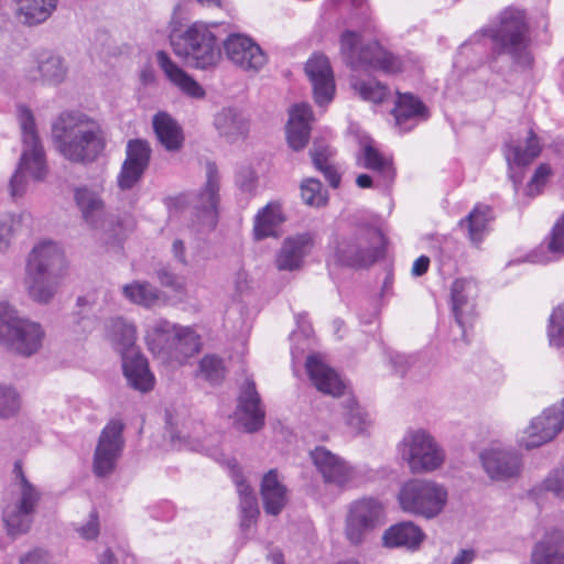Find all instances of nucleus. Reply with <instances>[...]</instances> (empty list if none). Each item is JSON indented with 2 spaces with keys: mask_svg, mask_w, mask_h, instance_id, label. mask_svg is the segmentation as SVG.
Masks as SVG:
<instances>
[{
  "mask_svg": "<svg viewBox=\"0 0 564 564\" xmlns=\"http://www.w3.org/2000/svg\"><path fill=\"white\" fill-rule=\"evenodd\" d=\"M68 274V261L55 241L36 242L25 257L23 286L30 301L50 305L59 294Z\"/></svg>",
  "mask_w": 564,
  "mask_h": 564,
  "instance_id": "obj_1",
  "label": "nucleus"
},
{
  "mask_svg": "<svg viewBox=\"0 0 564 564\" xmlns=\"http://www.w3.org/2000/svg\"><path fill=\"white\" fill-rule=\"evenodd\" d=\"M53 141L63 158L80 164L95 162L107 144L100 122L80 111L59 115L53 124Z\"/></svg>",
  "mask_w": 564,
  "mask_h": 564,
  "instance_id": "obj_2",
  "label": "nucleus"
},
{
  "mask_svg": "<svg viewBox=\"0 0 564 564\" xmlns=\"http://www.w3.org/2000/svg\"><path fill=\"white\" fill-rule=\"evenodd\" d=\"M20 121L23 147L18 166L10 180L12 197L24 195L31 183L44 181L48 172L45 151L35 131L32 112L22 109Z\"/></svg>",
  "mask_w": 564,
  "mask_h": 564,
  "instance_id": "obj_3",
  "label": "nucleus"
},
{
  "mask_svg": "<svg viewBox=\"0 0 564 564\" xmlns=\"http://www.w3.org/2000/svg\"><path fill=\"white\" fill-rule=\"evenodd\" d=\"M106 335L121 354L123 373L129 384L141 392L151 390L154 386V376L149 370L147 358L135 350L134 325L122 317L110 318L106 323Z\"/></svg>",
  "mask_w": 564,
  "mask_h": 564,
  "instance_id": "obj_4",
  "label": "nucleus"
},
{
  "mask_svg": "<svg viewBox=\"0 0 564 564\" xmlns=\"http://www.w3.org/2000/svg\"><path fill=\"white\" fill-rule=\"evenodd\" d=\"M12 473L14 478L11 484L10 500L3 506L2 520L7 533L15 536L31 529L42 494L24 475L21 462L14 463Z\"/></svg>",
  "mask_w": 564,
  "mask_h": 564,
  "instance_id": "obj_5",
  "label": "nucleus"
},
{
  "mask_svg": "<svg viewBox=\"0 0 564 564\" xmlns=\"http://www.w3.org/2000/svg\"><path fill=\"white\" fill-rule=\"evenodd\" d=\"M383 246L384 237L379 229L362 226L350 234L336 237L330 245V258L341 267L366 268L382 256Z\"/></svg>",
  "mask_w": 564,
  "mask_h": 564,
  "instance_id": "obj_6",
  "label": "nucleus"
},
{
  "mask_svg": "<svg viewBox=\"0 0 564 564\" xmlns=\"http://www.w3.org/2000/svg\"><path fill=\"white\" fill-rule=\"evenodd\" d=\"M145 341L155 356L177 364L185 362L200 348V338L193 328L166 319H156L148 327Z\"/></svg>",
  "mask_w": 564,
  "mask_h": 564,
  "instance_id": "obj_7",
  "label": "nucleus"
},
{
  "mask_svg": "<svg viewBox=\"0 0 564 564\" xmlns=\"http://www.w3.org/2000/svg\"><path fill=\"white\" fill-rule=\"evenodd\" d=\"M170 41L174 54L191 67L209 69L221 58L216 36L203 22H195L183 32H173Z\"/></svg>",
  "mask_w": 564,
  "mask_h": 564,
  "instance_id": "obj_8",
  "label": "nucleus"
},
{
  "mask_svg": "<svg viewBox=\"0 0 564 564\" xmlns=\"http://www.w3.org/2000/svg\"><path fill=\"white\" fill-rule=\"evenodd\" d=\"M360 41V34L352 30L344 31L339 39L340 54L351 69L365 66L387 75H394L404 69L401 58L384 50L377 41L359 46Z\"/></svg>",
  "mask_w": 564,
  "mask_h": 564,
  "instance_id": "obj_9",
  "label": "nucleus"
},
{
  "mask_svg": "<svg viewBox=\"0 0 564 564\" xmlns=\"http://www.w3.org/2000/svg\"><path fill=\"white\" fill-rule=\"evenodd\" d=\"M527 33L524 13L516 9H508L501 13L497 29L484 30V34L495 43L498 54L510 55L512 61L522 67H528L532 63Z\"/></svg>",
  "mask_w": 564,
  "mask_h": 564,
  "instance_id": "obj_10",
  "label": "nucleus"
},
{
  "mask_svg": "<svg viewBox=\"0 0 564 564\" xmlns=\"http://www.w3.org/2000/svg\"><path fill=\"white\" fill-rule=\"evenodd\" d=\"M448 491L445 486L427 479H411L398 494L401 509L426 520L437 518L445 509Z\"/></svg>",
  "mask_w": 564,
  "mask_h": 564,
  "instance_id": "obj_11",
  "label": "nucleus"
},
{
  "mask_svg": "<svg viewBox=\"0 0 564 564\" xmlns=\"http://www.w3.org/2000/svg\"><path fill=\"white\" fill-rule=\"evenodd\" d=\"M401 458L414 474L432 473L442 467L445 453L424 429H411L398 446Z\"/></svg>",
  "mask_w": 564,
  "mask_h": 564,
  "instance_id": "obj_12",
  "label": "nucleus"
},
{
  "mask_svg": "<svg viewBox=\"0 0 564 564\" xmlns=\"http://www.w3.org/2000/svg\"><path fill=\"white\" fill-rule=\"evenodd\" d=\"M384 520V507L378 499L364 497L350 502L344 521V535L354 546L367 542L369 535Z\"/></svg>",
  "mask_w": 564,
  "mask_h": 564,
  "instance_id": "obj_13",
  "label": "nucleus"
},
{
  "mask_svg": "<svg viewBox=\"0 0 564 564\" xmlns=\"http://www.w3.org/2000/svg\"><path fill=\"white\" fill-rule=\"evenodd\" d=\"M564 429V399L545 409L517 434V444L524 449L538 448L554 440Z\"/></svg>",
  "mask_w": 564,
  "mask_h": 564,
  "instance_id": "obj_14",
  "label": "nucleus"
},
{
  "mask_svg": "<svg viewBox=\"0 0 564 564\" xmlns=\"http://www.w3.org/2000/svg\"><path fill=\"white\" fill-rule=\"evenodd\" d=\"M124 425L120 420H111L102 429L93 458V471L97 477L111 475L124 447Z\"/></svg>",
  "mask_w": 564,
  "mask_h": 564,
  "instance_id": "obj_15",
  "label": "nucleus"
},
{
  "mask_svg": "<svg viewBox=\"0 0 564 564\" xmlns=\"http://www.w3.org/2000/svg\"><path fill=\"white\" fill-rule=\"evenodd\" d=\"M220 177L213 162L206 164V182L203 188L193 197L192 205L196 212L197 224L213 229L217 223Z\"/></svg>",
  "mask_w": 564,
  "mask_h": 564,
  "instance_id": "obj_16",
  "label": "nucleus"
},
{
  "mask_svg": "<svg viewBox=\"0 0 564 564\" xmlns=\"http://www.w3.org/2000/svg\"><path fill=\"white\" fill-rule=\"evenodd\" d=\"M152 149L144 139L129 140L126 147V159L117 177V184L122 191L131 189L147 171Z\"/></svg>",
  "mask_w": 564,
  "mask_h": 564,
  "instance_id": "obj_17",
  "label": "nucleus"
},
{
  "mask_svg": "<svg viewBox=\"0 0 564 564\" xmlns=\"http://www.w3.org/2000/svg\"><path fill=\"white\" fill-rule=\"evenodd\" d=\"M311 458L326 484L346 488L357 477V470L352 466L324 446L315 447L311 452Z\"/></svg>",
  "mask_w": 564,
  "mask_h": 564,
  "instance_id": "obj_18",
  "label": "nucleus"
},
{
  "mask_svg": "<svg viewBox=\"0 0 564 564\" xmlns=\"http://www.w3.org/2000/svg\"><path fill=\"white\" fill-rule=\"evenodd\" d=\"M224 50L228 59L243 70L259 72L267 63L262 48L245 34H229L224 42Z\"/></svg>",
  "mask_w": 564,
  "mask_h": 564,
  "instance_id": "obj_19",
  "label": "nucleus"
},
{
  "mask_svg": "<svg viewBox=\"0 0 564 564\" xmlns=\"http://www.w3.org/2000/svg\"><path fill=\"white\" fill-rule=\"evenodd\" d=\"M486 474L492 480H507L521 473V456L511 448L491 446L480 454Z\"/></svg>",
  "mask_w": 564,
  "mask_h": 564,
  "instance_id": "obj_20",
  "label": "nucleus"
},
{
  "mask_svg": "<svg viewBox=\"0 0 564 564\" xmlns=\"http://www.w3.org/2000/svg\"><path fill=\"white\" fill-rule=\"evenodd\" d=\"M305 73L312 84L315 102L318 106L330 102L336 86L328 58L323 54H314L306 62Z\"/></svg>",
  "mask_w": 564,
  "mask_h": 564,
  "instance_id": "obj_21",
  "label": "nucleus"
},
{
  "mask_svg": "<svg viewBox=\"0 0 564 564\" xmlns=\"http://www.w3.org/2000/svg\"><path fill=\"white\" fill-rule=\"evenodd\" d=\"M236 415L238 422L249 433L257 432L264 425L265 412L252 379L247 378L240 387Z\"/></svg>",
  "mask_w": 564,
  "mask_h": 564,
  "instance_id": "obj_22",
  "label": "nucleus"
},
{
  "mask_svg": "<svg viewBox=\"0 0 564 564\" xmlns=\"http://www.w3.org/2000/svg\"><path fill=\"white\" fill-rule=\"evenodd\" d=\"M478 296V284L473 279H456L451 288V305L455 321L462 329L463 336L466 326L475 315V301Z\"/></svg>",
  "mask_w": 564,
  "mask_h": 564,
  "instance_id": "obj_23",
  "label": "nucleus"
},
{
  "mask_svg": "<svg viewBox=\"0 0 564 564\" xmlns=\"http://www.w3.org/2000/svg\"><path fill=\"white\" fill-rule=\"evenodd\" d=\"M314 247V237L310 232L285 238L275 254L274 264L280 271H295L302 268L304 259Z\"/></svg>",
  "mask_w": 564,
  "mask_h": 564,
  "instance_id": "obj_24",
  "label": "nucleus"
},
{
  "mask_svg": "<svg viewBox=\"0 0 564 564\" xmlns=\"http://www.w3.org/2000/svg\"><path fill=\"white\" fill-rule=\"evenodd\" d=\"M312 121L313 112L308 104L301 102L290 108L286 124V140L292 150L301 151L307 145Z\"/></svg>",
  "mask_w": 564,
  "mask_h": 564,
  "instance_id": "obj_25",
  "label": "nucleus"
},
{
  "mask_svg": "<svg viewBox=\"0 0 564 564\" xmlns=\"http://www.w3.org/2000/svg\"><path fill=\"white\" fill-rule=\"evenodd\" d=\"M227 466L230 471L232 481L236 485L240 499L241 528L248 529L259 516V508L253 489L245 480L240 468L235 459H227Z\"/></svg>",
  "mask_w": 564,
  "mask_h": 564,
  "instance_id": "obj_26",
  "label": "nucleus"
},
{
  "mask_svg": "<svg viewBox=\"0 0 564 564\" xmlns=\"http://www.w3.org/2000/svg\"><path fill=\"white\" fill-rule=\"evenodd\" d=\"M357 165L377 174L378 186H388L394 178V167L389 158L382 155L371 142L360 145L356 156Z\"/></svg>",
  "mask_w": 564,
  "mask_h": 564,
  "instance_id": "obj_27",
  "label": "nucleus"
},
{
  "mask_svg": "<svg viewBox=\"0 0 564 564\" xmlns=\"http://www.w3.org/2000/svg\"><path fill=\"white\" fill-rule=\"evenodd\" d=\"M152 127L159 143L167 152H178L184 147L185 137L182 126L165 111H159L152 118Z\"/></svg>",
  "mask_w": 564,
  "mask_h": 564,
  "instance_id": "obj_28",
  "label": "nucleus"
},
{
  "mask_svg": "<svg viewBox=\"0 0 564 564\" xmlns=\"http://www.w3.org/2000/svg\"><path fill=\"white\" fill-rule=\"evenodd\" d=\"M305 366L311 381L318 391L333 397L343 393L345 386L338 373L317 356H310Z\"/></svg>",
  "mask_w": 564,
  "mask_h": 564,
  "instance_id": "obj_29",
  "label": "nucleus"
},
{
  "mask_svg": "<svg viewBox=\"0 0 564 564\" xmlns=\"http://www.w3.org/2000/svg\"><path fill=\"white\" fill-rule=\"evenodd\" d=\"M423 530L412 521H403L388 528L382 536L384 546L405 547L416 551L425 540Z\"/></svg>",
  "mask_w": 564,
  "mask_h": 564,
  "instance_id": "obj_30",
  "label": "nucleus"
},
{
  "mask_svg": "<svg viewBox=\"0 0 564 564\" xmlns=\"http://www.w3.org/2000/svg\"><path fill=\"white\" fill-rule=\"evenodd\" d=\"M156 62L169 80L184 94L196 99L205 97L204 88L176 63H174L167 53L159 51L156 53Z\"/></svg>",
  "mask_w": 564,
  "mask_h": 564,
  "instance_id": "obj_31",
  "label": "nucleus"
},
{
  "mask_svg": "<svg viewBox=\"0 0 564 564\" xmlns=\"http://www.w3.org/2000/svg\"><path fill=\"white\" fill-rule=\"evenodd\" d=\"M397 126L403 131L411 130L415 124L429 117L424 104L412 94H399L393 109Z\"/></svg>",
  "mask_w": 564,
  "mask_h": 564,
  "instance_id": "obj_32",
  "label": "nucleus"
},
{
  "mask_svg": "<svg viewBox=\"0 0 564 564\" xmlns=\"http://www.w3.org/2000/svg\"><path fill=\"white\" fill-rule=\"evenodd\" d=\"M530 564H564V533L552 531L536 542L531 551Z\"/></svg>",
  "mask_w": 564,
  "mask_h": 564,
  "instance_id": "obj_33",
  "label": "nucleus"
},
{
  "mask_svg": "<svg viewBox=\"0 0 564 564\" xmlns=\"http://www.w3.org/2000/svg\"><path fill=\"white\" fill-rule=\"evenodd\" d=\"M260 492L268 514L278 516L288 502L286 487L279 480L275 469L263 476Z\"/></svg>",
  "mask_w": 564,
  "mask_h": 564,
  "instance_id": "obj_34",
  "label": "nucleus"
},
{
  "mask_svg": "<svg viewBox=\"0 0 564 564\" xmlns=\"http://www.w3.org/2000/svg\"><path fill=\"white\" fill-rule=\"evenodd\" d=\"M74 198L84 221L89 227L97 229L104 226L105 205L97 193L87 187H80L75 191Z\"/></svg>",
  "mask_w": 564,
  "mask_h": 564,
  "instance_id": "obj_35",
  "label": "nucleus"
},
{
  "mask_svg": "<svg viewBox=\"0 0 564 564\" xmlns=\"http://www.w3.org/2000/svg\"><path fill=\"white\" fill-rule=\"evenodd\" d=\"M44 337L45 332L42 325L26 317L18 332L17 343L12 344L10 351L23 357L33 356L41 349Z\"/></svg>",
  "mask_w": 564,
  "mask_h": 564,
  "instance_id": "obj_36",
  "label": "nucleus"
},
{
  "mask_svg": "<svg viewBox=\"0 0 564 564\" xmlns=\"http://www.w3.org/2000/svg\"><path fill=\"white\" fill-rule=\"evenodd\" d=\"M35 63V70L29 74L32 80L41 78L45 83L56 85L66 78L67 66L61 56L52 52H42L37 54Z\"/></svg>",
  "mask_w": 564,
  "mask_h": 564,
  "instance_id": "obj_37",
  "label": "nucleus"
},
{
  "mask_svg": "<svg viewBox=\"0 0 564 564\" xmlns=\"http://www.w3.org/2000/svg\"><path fill=\"white\" fill-rule=\"evenodd\" d=\"M492 210L487 205H476L473 210L463 218L458 226L464 230L474 246H479L489 231L492 220Z\"/></svg>",
  "mask_w": 564,
  "mask_h": 564,
  "instance_id": "obj_38",
  "label": "nucleus"
},
{
  "mask_svg": "<svg viewBox=\"0 0 564 564\" xmlns=\"http://www.w3.org/2000/svg\"><path fill=\"white\" fill-rule=\"evenodd\" d=\"M214 126L219 134L230 142L245 138L249 130L248 121L243 115L231 107L223 108L215 115Z\"/></svg>",
  "mask_w": 564,
  "mask_h": 564,
  "instance_id": "obj_39",
  "label": "nucleus"
},
{
  "mask_svg": "<svg viewBox=\"0 0 564 564\" xmlns=\"http://www.w3.org/2000/svg\"><path fill=\"white\" fill-rule=\"evenodd\" d=\"M21 23L37 25L45 22L56 9V0H15Z\"/></svg>",
  "mask_w": 564,
  "mask_h": 564,
  "instance_id": "obj_40",
  "label": "nucleus"
},
{
  "mask_svg": "<svg viewBox=\"0 0 564 564\" xmlns=\"http://www.w3.org/2000/svg\"><path fill=\"white\" fill-rule=\"evenodd\" d=\"M310 155L314 167L324 175L332 187L337 188L341 177L333 160V150L327 144L315 141L310 150Z\"/></svg>",
  "mask_w": 564,
  "mask_h": 564,
  "instance_id": "obj_41",
  "label": "nucleus"
},
{
  "mask_svg": "<svg viewBox=\"0 0 564 564\" xmlns=\"http://www.w3.org/2000/svg\"><path fill=\"white\" fill-rule=\"evenodd\" d=\"M25 318L12 304L0 302V346L11 349Z\"/></svg>",
  "mask_w": 564,
  "mask_h": 564,
  "instance_id": "obj_42",
  "label": "nucleus"
},
{
  "mask_svg": "<svg viewBox=\"0 0 564 564\" xmlns=\"http://www.w3.org/2000/svg\"><path fill=\"white\" fill-rule=\"evenodd\" d=\"M284 221L281 208L276 204H268L254 217L253 237L262 240L268 237H275L279 226Z\"/></svg>",
  "mask_w": 564,
  "mask_h": 564,
  "instance_id": "obj_43",
  "label": "nucleus"
},
{
  "mask_svg": "<svg viewBox=\"0 0 564 564\" xmlns=\"http://www.w3.org/2000/svg\"><path fill=\"white\" fill-rule=\"evenodd\" d=\"M541 151V142L536 134L534 133V131L531 129L528 133L524 149L520 145H508L505 155L510 171H512L513 165H529L534 159H536L540 155Z\"/></svg>",
  "mask_w": 564,
  "mask_h": 564,
  "instance_id": "obj_44",
  "label": "nucleus"
},
{
  "mask_svg": "<svg viewBox=\"0 0 564 564\" xmlns=\"http://www.w3.org/2000/svg\"><path fill=\"white\" fill-rule=\"evenodd\" d=\"M345 423L356 433L365 434L372 425L370 414L361 408L354 397H346L341 401Z\"/></svg>",
  "mask_w": 564,
  "mask_h": 564,
  "instance_id": "obj_45",
  "label": "nucleus"
},
{
  "mask_svg": "<svg viewBox=\"0 0 564 564\" xmlns=\"http://www.w3.org/2000/svg\"><path fill=\"white\" fill-rule=\"evenodd\" d=\"M351 89L365 101L380 104L389 96V87L375 78L350 77Z\"/></svg>",
  "mask_w": 564,
  "mask_h": 564,
  "instance_id": "obj_46",
  "label": "nucleus"
},
{
  "mask_svg": "<svg viewBox=\"0 0 564 564\" xmlns=\"http://www.w3.org/2000/svg\"><path fill=\"white\" fill-rule=\"evenodd\" d=\"M123 296L131 303L152 306L159 299V291L149 282L133 281L122 286Z\"/></svg>",
  "mask_w": 564,
  "mask_h": 564,
  "instance_id": "obj_47",
  "label": "nucleus"
},
{
  "mask_svg": "<svg viewBox=\"0 0 564 564\" xmlns=\"http://www.w3.org/2000/svg\"><path fill=\"white\" fill-rule=\"evenodd\" d=\"M547 337L550 346L564 348V303L555 307L550 316Z\"/></svg>",
  "mask_w": 564,
  "mask_h": 564,
  "instance_id": "obj_48",
  "label": "nucleus"
},
{
  "mask_svg": "<svg viewBox=\"0 0 564 564\" xmlns=\"http://www.w3.org/2000/svg\"><path fill=\"white\" fill-rule=\"evenodd\" d=\"M301 195L308 206L321 207L327 202V194L323 191L322 183L317 178H306L301 184Z\"/></svg>",
  "mask_w": 564,
  "mask_h": 564,
  "instance_id": "obj_49",
  "label": "nucleus"
},
{
  "mask_svg": "<svg viewBox=\"0 0 564 564\" xmlns=\"http://www.w3.org/2000/svg\"><path fill=\"white\" fill-rule=\"evenodd\" d=\"M199 376L212 384L221 382L225 377L223 360L216 356H205L199 362Z\"/></svg>",
  "mask_w": 564,
  "mask_h": 564,
  "instance_id": "obj_50",
  "label": "nucleus"
},
{
  "mask_svg": "<svg viewBox=\"0 0 564 564\" xmlns=\"http://www.w3.org/2000/svg\"><path fill=\"white\" fill-rule=\"evenodd\" d=\"M21 406L18 391L6 384H0V417L14 415Z\"/></svg>",
  "mask_w": 564,
  "mask_h": 564,
  "instance_id": "obj_51",
  "label": "nucleus"
},
{
  "mask_svg": "<svg viewBox=\"0 0 564 564\" xmlns=\"http://www.w3.org/2000/svg\"><path fill=\"white\" fill-rule=\"evenodd\" d=\"M552 167L547 163H541L534 171L530 182L527 185L525 194L529 197H535L542 193L543 187L552 175Z\"/></svg>",
  "mask_w": 564,
  "mask_h": 564,
  "instance_id": "obj_52",
  "label": "nucleus"
},
{
  "mask_svg": "<svg viewBox=\"0 0 564 564\" xmlns=\"http://www.w3.org/2000/svg\"><path fill=\"white\" fill-rule=\"evenodd\" d=\"M542 488L564 501V464L547 474L542 482Z\"/></svg>",
  "mask_w": 564,
  "mask_h": 564,
  "instance_id": "obj_53",
  "label": "nucleus"
},
{
  "mask_svg": "<svg viewBox=\"0 0 564 564\" xmlns=\"http://www.w3.org/2000/svg\"><path fill=\"white\" fill-rule=\"evenodd\" d=\"M166 424L169 426L170 435L173 440H180L186 443L198 440V436L194 434L189 427V425L193 424L192 422H183L182 426L178 427V425L173 422V416L169 414Z\"/></svg>",
  "mask_w": 564,
  "mask_h": 564,
  "instance_id": "obj_54",
  "label": "nucleus"
},
{
  "mask_svg": "<svg viewBox=\"0 0 564 564\" xmlns=\"http://www.w3.org/2000/svg\"><path fill=\"white\" fill-rule=\"evenodd\" d=\"M14 217L0 220V256L6 254L11 248L14 237Z\"/></svg>",
  "mask_w": 564,
  "mask_h": 564,
  "instance_id": "obj_55",
  "label": "nucleus"
},
{
  "mask_svg": "<svg viewBox=\"0 0 564 564\" xmlns=\"http://www.w3.org/2000/svg\"><path fill=\"white\" fill-rule=\"evenodd\" d=\"M155 275L159 282L166 288L172 289L175 292H182L184 289L183 281L173 273L169 268L161 267L155 271Z\"/></svg>",
  "mask_w": 564,
  "mask_h": 564,
  "instance_id": "obj_56",
  "label": "nucleus"
},
{
  "mask_svg": "<svg viewBox=\"0 0 564 564\" xmlns=\"http://www.w3.org/2000/svg\"><path fill=\"white\" fill-rule=\"evenodd\" d=\"M77 532L85 540L96 539L99 534L98 514L95 511L90 512L88 521L78 527Z\"/></svg>",
  "mask_w": 564,
  "mask_h": 564,
  "instance_id": "obj_57",
  "label": "nucleus"
},
{
  "mask_svg": "<svg viewBox=\"0 0 564 564\" xmlns=\"http://www.w3.org/2000/svg\"><path fill=\"white\" fill-rule=\"evenodd\" d=\"M20 564H48L46 552L34 550L20 558Z\"/></svg>",
  "mask_w": 564,
  "mask_h": 564,
  "instance_id": "obj_58",
  "label": "nucleus"
},
{
  "mask_svg": "<svg viewBox=\"0 0 564 564\" xmlns=\"http://www.w3.org/2000/svg\"><path fill=\"white\" fill-rule=\"evenodd\" d=\"M237 183L243 192L252 193L256 188L254 173L252 171L241 173L237 178Z\"/></svg>",
  "mask_w": 564,
  "mask_h": 564,
  "instance_id": "obj_59",
  "label": "nucleus"
},
{
  "mask_svg": "<svg viewBox=\"0 0 564 564\" xmlns=\"http://www.w3.org/2000/svg\"><path fill=\"white\" fill-rule=\"evenodd\" d=\"M429 267L430 258L426 256H421L413 262L411 273L413 276H422L427 272Z\"/></svg>",
  "mask_w": 564,
  "mask_h": 564,
  "instance_id": "obj_60",
  "label": "nucleus"
},
{
  "mask_svg": "<svg viewBox=\"0 0 564 564\" xmlns=\"http://www.w3.org/2000/svg\"><path fill=\"white\" fill-rule=\"evenodd\" d=\"M475 560L473 550H460L452 560L451 564H471Z\"/></svg>",
  "mask_w": 564,
  "mask_h": 564,
  "instance_id": "obj_61",
  "label": "nucleus"
},
{
  "mask_svg": "<svg viewBox=\"0 0 564 564\" xmlns=\"http://www.w3.org/2000/svg\"><path fill=\"white\" fill-rule=\"evenodd\" d=\"M172 252L174 258L181 262L182 264H187L186 258H185V246L184 242L181 239H175L172 245Z\"/></svg>",
  "mask_w": 564,
  "mask_h": 564,
  "instance_id": "obj_62",
  "label": "nucleus"
},
{
  "mask_svg": "<svg viewBox=\"0 0 564 564\" xmlns=\"http://www.w3.org/2000/svg\"><path fill=\"white\" fill-rule=\"evenodd\" d=\"M356 184L360 188H370L373 186V180L368 174H360L356 178Z\"/></svg>",
  "mask_w": 564,
  "mask_h": 564,
  "instance_id": "obj_63",
  "label": "nucleus"
},
{
  "mask_svg": "<svg viewBox=\"0 0 564 564\" xmlns=\"http://www.w3.org/2000/svg\"><path fill=\"white\" fill-rule=\"evenodd\" d=\"M100 564H116V560L113 557V554L110 550H106L101 555L99 560Z\"/></svg>",
  "mask_w": 564,
  "mask_h": 564,
  "instance_id": "obj_64",
  "label": "nucleus"
}]
</instances>
